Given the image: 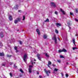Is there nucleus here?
Instances as JSON below:
<instances>
[{"label": "nucleus", "instance_id": "37", "mask_svg": "<svg viewBox=\"0 0 78 78\" xmlns=\"http://www.w3.org/2000/svg\"><path fill=\"white\" fill-rule=\"evenodd\" d=\"M55 14H56V15H58V12L56 11L55 12Z\"/></svg>", "mask_w": 78, "mask_h": 78}, {"label": "nucleus", "instance_id": "33", "mask_svg": "<svg viewBox=\"0 0 78 78\" xmlns=\"http://www.w3.org/2000/svg\"><path fill=\"white\" fill-rule=\"evenodd\" d=\"M57 61H58V62H59V63H60V62H61V60H57Z\"/></svg>", "mask_w": 78, "mask_h": 78}, {"label": "nucleus", "instance_id": "45", "mask_svg": "<svg viewBox=\"0 0 78 78\" xmlns=\"http://www.w3.org/2000/svg\"><path fill=\"white\" fill-rule=\"evenodd\" d=\"M16 52H19V50H17V49H16Z\"/></svg>", "mask_w": 78, "mask_h": 78}, {"label": "nucleus", "instance_id": "29", "mask_svg": "<svg viewBox=\"0 0 78 78\" xmlns=\"http://www.w3.org/2000/svg\"><path fill=\"white\" fill-rule=\"evenodd\" d=\"M60 58H63L64 56L62 55H60Z\"/></svg>", "mask_w": 78, "mask_h": 78}, {"label": "nucleus", "instance_id": "4", "mask_svg": "<svg viewBox=\"0 0 78 78\" xmlns=\"http://www.w3.org/2000/svg\"><path fill=\"white\" fill-rule=\"evenodd\" d=\"M44 71H45V72L46 73V74L47 75V76H49V75H48V73H50V70L47 71L46 70V69H44Z\"/></svg>", "mask_w": 78, "mask_h": 78}, {"label": "nucleus", "instance_id": "28", "mask_svg": "<svg viewBox=\"0 0 78 78\" xmlns=\"http://www.w3.org/2000/svg\"><path fill=\"white\" fill-rule=\"evenodd\" d=\"M48 64L49 65H51V62L50 61H49L48 62Z\"/></svg>", "mask_w": 78, "mask_h": 78}, {"label": "nucleus", "instance_id": "58", "mask_svg": "<svg viewBox=\"0 0 78 78\" xmlns=\"http://www.w3.org/2000/svg\"><path fill=\"white\" fill-rule=\"evenodd\" d=\"M77 59V58H76V59Z\"/></svg>", "mask_w": 78, "mask_h": 78}, {"label": "nucleus", "instance_id": "24", "mask_svg": "<svg viewBox=\"0 0 78 78\" xmlns=\"http://www.w3.org/2000/svg\"><path fill=\"white\" fill-rule=\"evenodd\" d=\"M58 69H57L56 68H55L54 69V71H55V72H57V71H58Z\"/></svg>", "mask_w": 78, "mask_h": 78}, {"label": "nucleus", "instance_id": "44", "mask_svg": "<svg viewBox=\"0 0 78 78\" xmlns=\"http://www.w3.org/2000/svg\"><path fill=\"white\" fill-rule=\"evenodd\" d=\"M2 66H5V64H2Z\"/></svg>", "mask_w": 78, "mask_h": 78}, {"label": "nucleus", "instance_id": "10", "mask_svg": "<svg viewBox=\"0 0 78 78\" xmlns=\"http://www.w3.org/2000/svg\"><path fill=\"white\" fill-rule=\"evenodd\" d=\"M0 56H5V54L3 53H0Z\"/></svg>", "mask_w": 78, "mask_h": 78}, {"label": "nucleus", "instance_id": "42", "mask_svg": "<svg viewBox=\"0 0 78 78\" xmlns=\"http://www.w3.org/2000/svg\"><path fill=\"white\" fill-rule=\"evenodd\" d=\"M75 20H76L77 22H78V20L76 18L75 19Z\"/></svg>", "mask_w": 78, "mask_h": 78}, {"label": "nucleus", "instance_id": "16", "mask_svg": "<svg viewBox=\"0 0 78 78\" xmlns=\"http://www.w3.org/2000/svg\"><path fill=\"white\" fill-rule=\"evenodd\" d=\"M7 56V58H11V56H12V55H9L7 54L6 55Z\"/></svg>", "mask_w": 78, "mask_h": 78}, {"label": "nucleus", "instance_id": "56", "mask_svg": "<svg viewBox=\"0 0 78 78\" xmlns=\"http://www.w3.org/2000/svg\"><path fill=\"white\" fill-rule=\"evenodd\" d=\"M20 76V77H21V76Z\"/></svg>", "mask_w": 78, "mask_h": 78}, {"label": "nucleus", "instance_id": "34", "mask_svg": "<svg viewBox=\"0 0 78 78\" xmlns=\"http://www.w3.org/2000/svg\"><path fill=\"white\" fill-rule=\"evenodd\" d=\"M70 15H73V13L71 12H70Z\"/></svg>", "mask_w": 78, "mask_h": 78}, {"label": "nucleus", "instance_id": "1", "mask_svg": "<svg viewBox=\"0 0 78 78\" xmlns=\"http://www.w3.org/2000/svg\"><path fill=\"white\" fill-rule=\"evenodd\" d=\"M27 58H28V54H25L23 56V59L25 62H27L26 59H27Z\"/></svg>", "mask_w": 78, "mask_h": 78}, {"label": "nucleus", "instance_id": "47", "mask_svg": "<svg viewBox=\"0 0 78 78\" xmlns=\"http://www.w3.org/2000/svg\"><path fill=\"white\" fill-rule=\"evenodd\" d=\"M29 67H33V66H29Z\"/></svg>", "mask_w": 78, "mask_h": 78}, {"label": "nucleus", "instance_id": "36", "mask_svg": "<svg viewBox=\"0 0 78 78\" xmlns=\"http://www.w3.org/2000/svg\"><path fill=\"white\" fill-rule=\"evenodd\" d=\"M75 11L76 12V13H78V9H76L75 10Z\"/></svg>", "mask_w": 78, "mask_h": 78}, {"label": "nucleus", "instance_id": "3", "mask_svg": "<svg viewBox=\"0 0 78 78\" xmlns=\"http://www.w3.org/2000/svg\"><path fill=\"white\" fill-rule=\"evenodd\" d=\"M50 5L51 6H53L54 8H55V7L56 6V3H54L53 2H51Z\"/></svg>", "mask_w": 78, "mask_h": 78}, {"label": "nucleus", "instance_id": "12", "mask_svg": "<svg viewBox=\"0 0 78 78\" xmlns=\"http://www.w3.org/2000/svg\"><path fill=\"white\" fill-rule=\"evenodd\" d=\"M16 20L18 21V22H20V20H21L19 18H18L16 19Z\"/></svg>", "mask_w": 78, "mask_h": 78}, {"label": "nucleus", "instance_id": "13", "mask_svg": "<svg viewBox=\"0 0 78 78\" xmlns=\"http://www.w3.org/2000/svg\"><path fill=\"white\" fill-rule=\"evenodd\" d=\"M73 42L75 46H76V45L75 44V39H73Z\"/></svg>", "mask_w": 78, "mask_h": 78}, {"label": "nucleus", "instance_id": "52", "mask_svg": "<svg viewBox=\"0 0 78 78\" xmlns=\"http://www.w3.org/2000/svg\"><path fill=\"white\" fill-rule=\"evenodd\" d=\"M52 66H53V67H55V65H53Z\"/></svg>", "mask_w": 78, "mask_h": 78}, {"label": "nucleus", "instance_id": "22", "mask_svg": "<svg viewBox=\"0 0 78 78\" xmlns=\"http://www.w3.org/2000/svg\"><path fill=\"white\" fill-rule=\"evenodd\" d=\"M45 56H46V57H47L48 58L49 57V56L48 55L47 53H46Z\"/></svg>", "mask_w": 78, "mask_h": 78}, {"label": "nucleus", "instance_id": "11", "mask_svg": "<svg viewBox=\"0 0 78 78\" xmlns=\"http://www.w3.org/2000/svg\"><path fill=\"white\" fill-rule=\"evenodd\" d=\"M62 52H67V51L64 48H63L62 49Z\"/></svg>", "mask_w": 78, "mask_h": 78}, {"label": "nucleus", "instance_id": "25", "mask_svg": "<svg viewBox=\"0 0 78 78\" xmlns=\"http://www.w3.org/2000/svg\"><path fill=\"white\" fill-rule=\"evenodd\" d=\"M59 32L58 31V30H55V33L57 34H58V33Z\"/></svg>", "mask_w": 78, "mask_h": 78}, {"label": "nucleus", "instance_id": "5", "mask_svg": "<svg viewBox=\"0 0 78 78\" xmlns=\"http://www.w3.org/2000/svg\"><path fill=\"white\" fill-rule=\"evenodd\" d=\"M37 32V33L38 35H40L41 34V33H40V31L38 29H37L36 30Z\"/></svg>", "mask_w": 78, "mask_h": 78}, {"label": "nucleus", "instance_id": "6", "mask_svg": "<svg viewBox=\"0 0 78 78\" xmlns=\"http://www.w3.org/2000/svg\"><path fill=\"white\" fill-rule=\"evenodd\" d=\"M37 56L39 60L40 61H41V58L40 57V54H37Z\"/></svg>", "mask_w": 78, "mask_h": 78}, {"label": "nucleus", "instance_id": "14", "mask_svg": "<svg viewBox=\"0 0 78 78\" xmlns=\"http://www.w3.org/2000/svg\"><path fill=\"white\" fill-rule=\"evenodd\" d=\"M56 25L57 26V27H58V26H61V24L58 23H57L56 24Z\"/></svg>", "mask_w": 78, "mask_h": 78}, {"label": "nucleus", "instance_id": "39", "mask_svg": "<svg viewBox=\"0 0 78 78\" xmlns=\"http://www.w3.org/2000/svg\"><path fill=\"white\" fill-rule=\"evenodd\" d=\"M61 74L62 76V77H63V76H64V75H63V73H61Z\"/></svg>", "mask_w": 78, "mask_h": 78}, {"label": "nucleus", "instance_id": "55", "mask_svg": "<svg viewBox=\"0 0 78 78\" xmlns=\"http://www.w3.org/2000/svg\"><path fill=\"white\" fill-rule=\"evenodd\" d=\"M53 73H55V71H54L53 72Z\"/></svg>", "mask_w": 78, "mask_h": 78}, {"label": "nucleus", "instance_id": "8", "mask_svg": "<svg viewBox=\"0 0 78 78\" xmlns=\"http://www.w3.org/2000/svg\"><path fill=\"white\" fill-rule=\"evenodd\" d=\"M60 11H61V12H62L63 14H64V15L66 14V13H65V12H64V10H63L62 9H60Z\"/></svg>", "mask_w": 78, "mask_h": 78}, {"label": "nucleus", "instance_id": "31", "mask_svg": "<svg viewBox=\"0 0 78 78\" xmlns=\"http://www.w3.org/2000/svg\"><path fill=\"white\" fill-rule=\"evenodd\" d=\"M9 63L10 65H12V64H13V63L11 62H9Z\"/></svg>", "mask_w": 78, "mask_h": 78}, {"label": "nucleus", "instance_id": "2", "mask_svg": "<svg viewBox=\"0 0 78 78\" xmlns=\"http://www.w3.org/2000/svg\"><path fill=\"white\" fill-rule=\"evenodd\" d=\"M52 40H54L55 42V44H57L58 43L57 42V39H56V35H54V37L52 38Z\"/></svg>", "mask_w": 78, "mask_h": 78}, {"label": "nucleus", "instance_id": "35", "mask_svg": "<svg viewBox=\"0 0 78 78\" xmlns=\"http://www.w3.org/2000/svg\"><path fill=\"white\" fill-rule=\"evenodd\" d=\"M58 41H61V40L60 39V38H59V36L58 37Z\"/></svg>", "mask_w": 78, "mask_h": 78}, {"label": "nucleus", "instance_id": "57", "mask_svg": "<svg viewBox=\"0 0 78 78\" xmlns=\"http://www.w3.org/2000/svg\"><path fill=\"white\" fill-rule=\"evenodd\" d=\"M34 64H35L36 63H35V62H34Z\"/></svg>", "mask_w": 78, "mask_h": 78}, {"label": "nucleus", "instance_id": "23", "mask_svg": "<svg viewBox=\"0 0 78 78\" xmlns=\"http://www.w3.org/2000/svg\"><path fill=\"white\" fill-rule=\"evenodd\" d=\"M45 22H49V20L48 19H47L46 20L44 21Z\"/></svg>", "mask_w": 78, "mask_h": 78}, {"label": "nucleus", "instance_id": "27", "mask_svg": "<svg viewBox=\"0 0 78 78\" xmlns=\"http://www.w3.org/2000/svg\"><path fill=\"white\" fill-rule=\"evenodd\" d=\"M29 71L30 73H31V68H29Z\"/></svg>", "mask_w": 78, "mask_h": 78}, {"label": "nucleus", "instance_id": "18", "mask_svg": "<svg viewBox=\"0 0 78 78\" xmlns=\"http://www.w3.org/2000/svg\"><path fill=\"white\" fill-rule=\"evenodd\" d=\"M16 6L14 7V8H15V9H17V8H18V5H16Z\"/></svg>", "mask_w": 78, "mask_h": 78}, {"label": "nucleus", "instance_id": "20", "mask_svg": "<svg viewBox=\"0 0 78 78\" xmlns=\"http://www.w3.org/2000/svg\"><path fill=\"white\" fill-rule=\"evenodd\" d=\"M77 48H78L76 47H73V50H75V49H77Z\"/></svg>", "mask_w": 78, "mask_h": 78}, {"label": "nucleus", "instance_id": "48", "mask_svg": "<svg viewBox=\"0 0 78 78\" xmlns=\"http://www.w3.org/2000/svg\"><path fill=\"white\" fill-rule=\"evenodd\" d=\"M31 62H32V64L33 65V61H31Z\"/></svg>", "mask_w": 78, "mask_h": 78}, {"label": "nucleus", "instance_id": "26", "mask_svg": "<svg viewBox=\"0 0 78 78\" xmlns=\"http://www.w3.org/2000/svg\"><path fill=\"white\" fill-rule=\"evenodd\" d=\"M14 68H15V69H16V68H17V66H16V65L15 64L14 65Z\"/></svg>", "mask_w": 78, "mask_h": 78}, {"label": "nucleus", "instance_id": "41", "mask_svg": "<svg viewBox=\"0 0 78 78\" xmlns=\"http://www.w3.org/2000/svg\"><path fill=\"white\" fill-rule=\"evenodd\" d=\"M20 44H22V42L21 41H20Z\"/></svg>", "mask_w": 78, "mask_h": 78}, {"label": "nucleus", "instance_id": "53", "mask_svg": "<svg viewBox=\"0 0 78 78\" xmlns=\"http://www.w3.org/2000/svg\"><path fill=\"white\" fill-rule=\"evenodd\" d=\"M20 11H21V10H19L18 11V12H20Z\"/></svg>", "mask_w": 78, "mask_h": 78}, {"label": "nucleus", "instance_id": "49", "mask_svg": "<svg viewBox=\"0 0 78 78\" xmlns=\"http://www.w3.org/2000/svg\"><path fill=\"white\" fill-rule=\"evenodd\" d=\"M66 64L67 65L69 64V63H68V62H66Z\"/></svg>", "mask_w": 78, "mask_h": 78}, {"label": "nucleus", "instance_id": "15", "mask_svg": "<svg viewBox=\"0 0 78 78\" xmlns=\"http://www.w3.org/2000/svg\"><path fill=\"white\" fill-rule=\"evenodd\" d=\"M47 35L44 34V39H46L47 38Z\"/></svg>", "mask_w": 78, "mask_h": 78}, {"label": "nucleus", "instance_id": "50", "mask_svg": "<svg viewBox=\"0 0 78 78\" xmlns=\"http://www.w3.org/2000/svg\"><path fill=\"white\" fill-rule=\"evenodd\" d=\"M48 67H49V68H50V66H49V65H48Z\"/></svg>", "mask_w": 78, "mask_h": 78}, {"label": "nucleus", "instance_id": "9", "mask_svg": "<svg viewBox=\"0 0 78 78\" xmlns=\"http://www.w3.org/2000/svg\"><path fill=\"white\" fill-rule=\"evenodd\" d=\"M9 18L10 21H11V20H12V16H11V15H9Z\"/></svg>", "mask_w": 78, "mask_h": 78}, {"label": "nucleus", "instance_id": "21", "mask_svg": "<svg viewBox=\"0 0 78 78\" xmlns=\"http://www.w3.org/2000/svg\"><path fill=\"white\" fill-rule=\"evenodd\" d=\"M59 53H61V52H62V50L61 49H59L58 51Z\"/></svg>", "mask_w": 78, "mask_h": 78}, {"label": "nucleus", "instance_id": "30", "mask_svg": "<svg viewBox=\"0 0 78 78\" xmlns=\"http://www.w3.org/2000/svg\"><path fill=\"white\" fill-rule=\"evenodd\" d=\"M14 49L15 50H16L17 49V47H14Z\"/></svg>", "mask_w": 78, "mask_h": 78}, {"label": "nucleus", "instance_id": "43", "mask_svg": "<svg viewBox=\"0 0 78 78\" xmlns=\"http://www.w3.org/2000/svg\"><path fill=\"white\" fill-rule=\"evenodd\" d=\"M39 78H42V76H39Z\"/></svg>", "mask_w": 78, "mask_h": 78}, {"label": "nucleus", "instance_id": "40", "mask_svg": "<svg viewBox=\"0 0 78 78\" xmlns=\"http://www.w3.org/2000/svg\"><path fill=\"white\" fill-rule=\"evenodd\" d=\"M10 76H12V73H10Z\"/></svg>", "mask_w": 78, "mask_h": 78}, {"label": "nucleus", "instance_id": "19", "mask_svg": "<svg viewBox=\"0 0 78 78\" xmlns=\"http://www.w3.org/2000/svg\"><path fill=\"white\" fill-rule=\"evenodd\" d=\"M18 23V21L16 20H15L14 23L16 24V23Z\"/></svg>", "mask_w": 78, "mask_h": 78}, {"label": "nucleus", "instance_id": "46", "mask_svg": "<svg viewBox=\"0 0 78 78\" xmlns=\"http://www.w3.org/2000/svg\"><path fill=\"white\" fill-rule=\"evenodd\" d=\"M37 75H39V72H37Z\"/></svg>", "mask_w": 78, "mask_h": 78}, {"label": "nucleus", "instance_id": "54", "mask_svg": "<svg viewBox=\"0 0 78 78\" xmlns=\"http://www.w3.org/2000/svg\"><path fill=\"white\" fill-rule=\"evenodd\" d=\"M34 61H36V59H34Z\"/></svg>", "mask_w": 78, "mask_h": 78}, {"label": "nucleus", "instance_id": "17", "mask_svg": "<svg viewBox=\"0 0 78 78\" xmlns=\"http://www.w3.org/2000/svg\"><path fill=\"white\" fill-rule=\"evenodd\" d=\"M20 71L21 72V73H24V72H23L22 69H20Z\"/></svg>", "mask_w": 78, "mask_h": 78}, {"label": "nucleus", "instance_id": "32", "mask_svg": "<svg viewBox=\"0 0 78 78\" xmlns=\"http://www.w3.org/2000/svg\"><path fill=\"white\" fill-rule=\"evenodd\" d=\"M25 16H23V20H25Z\"/></svg>", "mask_w": 78, "mask_h": 78}, {"label": "nucleus", "instance_id": "7", "mask_svg": "<svg viewBox=\"0 0 78 78\" xmlns=\"http://www.w3.org/2000/svg\"><path fill=\"white\" fill-rule=\"evenodd\" d=\"M0 36H1V37H3L4 36V35H3V32H1Z\"/></svg>", "mask_w": 78, "mask_h": 78}, {"label": "nucleus", "instance_id": "38", "mask_svg": "<svg viewBox=\"0 0 78 78\" xmlns=\"http://www.w3.org/2000/svg\"><path fill=\"white\" fill-rule=\"evenodd\" d=\"M66 77H68V76H69V75H68L67 74H66Z\"/></svg>", "mask_w": 78, "mask_h": 78}, {"label": "nucleus", "instance_id": "51", "mask_svg": "<svg viewBox=\"0 0 78 78\" xmlns=\"http://www.w3.org/2000/svg\"><path fill=\"white\" fill-rule=\"evenodd\" d=\"M69 29H71V27H70V26H69Z\"/></svg>", "mask_w": 78, "mask_h": 78}]
</instances>
